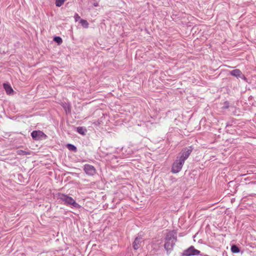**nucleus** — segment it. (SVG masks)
<instances>
[{
    "label": "nucleus",
    "mask_w": 256,
    "mask_h": 256,
    "mask_svg": "<svg viewBox=\"0 0 256 256\" xmlns=\"http://www.w3.org/2000/svg\"><path fill=\"white\" fill-rule=\"evenodd\" d=\"M193 148L192 146L184 148L182 152L178 156L180 159L184 162L188 158L190 154L193 150Z\"/></svg>",
    "instance_id": "20e7f679"
},
{
    "label": "nucleus",
    "mask_w": 256,
    "mask_h": 256,
    "mask_svg": "<svg viewBox=\"0 0 256 256\" xmlns=\"http://www.w3.org/2000/svg\"><path fill=\"white\" fill-rule=\"evenodd\" d=\"M184 163V162L178 156L172 164L171 172L173 174H176L180 172Z\"/></svg>",
    "instance_id": "7ed1b4c3"
},
{
    "label": "nucleus",
    "mask_w": 256,
    "mask_h": 256,
    "mask_svg": "<svg viewBox=\"0 0 256 256\" xmlns=\"http://www.w3.org/2000/svg\"><path fill=\"white\" fill-rule=\"evenodd\" d=\"M164 234V248L167 254H169L173 250L177 241V232L174 230H166Z\"/></svg>",
    "instance_id": "f257e3e1"
},
{
    "label": "nucleus",
    "mask_w": 256,
    "mask_h": 256,
    "mask_svg": "<svg viewBox=\"0 0 256 256\" xmlns=\"http://www.w3.org/2000/svg\"><path fill=\"white\" fill-rule=\"evenodd\" d=\"M67 148L69 150H72L76 152V148L74 145L72 144H68L67 145Z\"/></svg>",
    "instance_id": "dca6fc26"
},
{
    "label": "nucleus",
    "mask_w": 256,
    "mask_h": 256,
    "mask_svg": "<svg viewBox=\"0 0 256 256\" xmlns=\"http://www.w3.org/2000/svg\"><path fill=\"white\" fill-rule=\"evenodd\" d=\"M200 253V252L195 249L194 246H190L188 248L184 250L182 256H198Z\"/></svg>",
    "instance_id": "39448f33"
},
{
    "label": "nucleus",
    "mask_w": 256,
    "mask_h": 256,
    "mask_svg": "<svg viewBox=\"0 0 256 256\" xmlns=\"http://www.w3.org/2000/svg\"><path fill=\"white\" fill-rule=\"evenodd\" d=\"M75 21L78 22V20H81L80 16H78V14H76L74 16Z\"/></svg>",
    "instance_id": "6ab92c4d"
},
{
    "label": "nucleus",
    "mask_w": 256,
    "mask_h": 256,
    "mask_svg": "<svg viewBox=\"0 0 256 256\" xmlns=\"http://www.w3.org/2000/svg\"><path fill=\"white\" fill-rule=\"evenodd\" d=\"M231 250L233 253L236 254L240 252V250L237 246L232 245L231 246Z\"/></svg>",
    "instance_id": "f8f14e48"
},
{
    "label": "nucleus",
    "mask_w": 256,
    "mask_h": 256,
    "mask_svg": "<svg viewBox=\"0 0 256 256\" xmlns=\"http://www.w3.org/2000/svg\"><path fill=\"white\" fill-rule=\"evenodd\" d=\"M230 74L238 78H241L242 79H244L245 77L242 74L241 71L238 69H236L230 72Z\"/></svg>",
    "instance_id": "6e6552de"
},
{
    "label": "nucleus",
    "mask_w": 256,
    "mask_h": 256,
    "mask_svg": "<svg viewBox=\"0 0 256 256\" xmlns=\"http://www.w3.org/2000/svg\"><path fill=\"white\" fill-rule=\"evenodd\" d=\"M84 170L87 174L90 176H93L96 174L94 167L88 164L84 166Z\"/></svg>",
    "instance_id": "423d86ee"
},
{
    "label": "nucleus",
    "mask_w": 256,
    "mask_h": 256,
    "mask_svg": "<svg viewBox=\"0 0 256 256\" xmlns=\"http://www.w3.org/2000/svg\"><path fill=\"white\" fill-rule=\"evenodd\" d=\"M66 0H56V6L60 7L62 6Z\"/></svg>",
    "instance_id": "2eb2a0df"
},
{
    "label": "nucleus",
    "mask_w": 256,
    "mask_h": 256,
    "mask_svg": "<svg viewBox=\"0 0 256 256\" xmlns=\"http://www.w3.org/2000/svg\"><path fill=\"white\" fill-rule=\"evenodd\" d=\"M54 40L58 44H60L62 42V39L60 36H56L54 38Z\"/></svg>",
    "instance_id": "f3484780"
},
{
    "label": "nucleus",
    "mask_w": 256,
    "mask_h": 256,
    "mask_svg": "<svg viewBox=\"0 0 256 256\" xmlns=\"http://www.w3.org/2000/svg\"><path fill=\"white\" fill-rule=\"evenodd\" d=\"M255 184V182H249L248 184Z\"/></svg>",
    "instance_id": "4be33fe9"
},
{
    "label": "nucleus",
    "mask_w": 256,
    "mask_h": 256,
    "mask_svg": "<svg viewBox=\"0 0 256 256\" xmlns=\"http://www.w3.org/2000/svg\"><path fill=\"white\" fill-rule=\"evenodd\" d=\"M94 6H98V2H94Z\"/></svg>",
    "instance_id": "412c9836"
},
{
    "label": "nucleus",
    "mask_w": 256,
    "mask_h": 256,
    "mask_svg": "<svg viewBox=\"0 0 256 256\" xmlns=\"http://www.w3.org/2000/svg\"><path fill=\"white\" fill-rule=\"evenodd\" d=\"M80 23L84 28H88V23L86 20L81 19L80 20Z\"/></svg>",
    "instance_id": "ddd939ff"
},
{
    "label": "nucleus",
    "mask_w": 256,
    "mask_h": 256,
    "mask_svg": "<svg viewBox=\"0 0 256 256\" xmlns=\"http://www.w3.org/2000/svg\"><path fill=\"white\" fill-rule=\"evenodd\" d=\"M228 104L227 102H226L224 106V108H228Z\"/></svg>",
    "instance_id": "aec40b11"
},
{
    "label": "nucleus",
    "mask_w": 256,
    "mask_h": 256,
    "mask_svg": "<svg viewBox=\"0 0 256 256\" xmlns=\"http://www.w3.org/2000/svg\"><path fill=\"white\" fill-rule=\"evenodd\" d=\"M76 132L80 134L85 135L86 132V128L80 126L77 128Z\"/></svg>",
    "instance_id": "9b49d317"
},
{
    "label": "nucleus",
    "mask_w": 256,
    "mask_h": 256,
    "mask_svg": "<svg viewBox=\"0 0 256 256\" xmlns=\"http://www.w3.org/2000/svg\"><path fill=\"white\" fill-rule=\"evenodd\" d=\"M142 242V238L140 237H136L134 242H133V248L134 250H138L140 248V243Z\"/></svg>",
    "instance_id": "1a4fd4ad"
},
{
    "label": "nucleus",
    "mask_w": 256,
    "mask_h": 256,
    "mask_svg": "<svg viewBox=\"0 0 256 256\" xmlns=\"http://www.w3.org/2000/svg\"><path fill=\"white\" fill-rule=\"evenodd\" d=\"M58 198L64 202V204L66 206H71L72 208H80V206L76 202L74 198L67 194L59 193Z\"/></svg>",
    "instance_id": "f03ea898"
},
{
    "label": "nucleus",
    "mask_w": 256,
    "mask_h": 256,
    "mask_svg": "<svg viewBox=\"0 0 256 256\" xmlns=\"http://www.w3.org/2000/svg\"><path fill=\"white\" fill-rule=\"evenodd\" d=\"M17 154L19 155H26L27 154V152L24 150H17Z\"/></svg>",
    "instance_id": "a211bd4d"
},
{
    "label": "nucleus",
    "mask_w": 256,
    "mask_h": 256,
    "mask_svg": "<svg viewBox=\"0 0 256 256\" xmlns=\"http://www.w3.org/2000/svg\"><path fill=\"white\" fill-rule=\"evenodd\" d=\"M62 107L66 113L70 112V104L66 103L63 104Z\"/></svg>",
    "instance_id": "4468645a"
},
{
    "label": "nucleus",
    "mask_w": 256,
    "mask_h": 256,
    "mask_svg": "<svg viewBox=\"0 0 256 256\" xmlns=\"http://www.w3.org/2000/svg\"><path fill=\"white\" fill-rule=\"evenodd\" d=\"M44 134L40 130H34L31 133V136L34 140H38L43 136Z\"/></svg>",
    "instance_id": "0eeeda50"
},
{
    "label": "nucleus",
    "mask_w": 256,
    "mask_h": 256,
    "mask_svg": "<svg viewBox=\"0 0 256 256\" xmlns=\"http://www.w3.org/2000/svg\"><path fill=\"white\" fill-rule=\"evenodd\" d=\"M4 88L8 94H11L13 93V90L9 84H4Z\"/></svg>",
    "instance_id": "9d476101"
}]
</instances>
